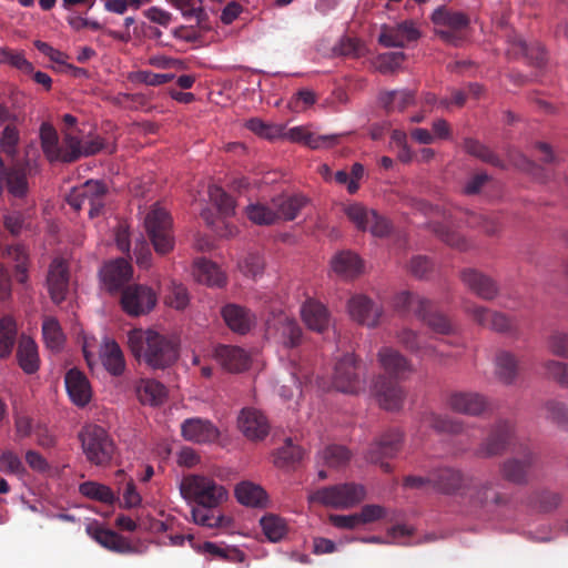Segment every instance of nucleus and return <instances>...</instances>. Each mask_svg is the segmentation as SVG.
I'll list each match as a JSON object with an SVG mask.
<instances>
[{
	"label": "nucleus",
	"mask_w": 568,
	"mask_h": 568,
	"mask_svg": "<svg viewBox=\"0 0 568 568\" xmlns=\"http://www.w3.org/2000/svg\"><path fill=\"white\" fill-rule=\"evenodd\" d=\"M560 503V494L551 491L535 493L528 498V506L542 514H548L556 510Z\"/></svg>",
	"instance_id": "nucleus-49"
},
{
	"label": "nucleus",
	"mask_w": 568,
	"mask_h": 568,
	"mask_svg": "<svg viewBox=\"0 0 568 568\" xmlns=\"http://www.w3.org/2000/svg\"><path fill=\"white\" fill-rule=\"evenodd\" d=\"M4 185L14 197H23L28 190L27 178L23 173L16 170H8L4 178Z\"/></svg>",
	"instance_id": "nucleus-59"
},
{
	"label": "nucleus",
	"mask_w": 568,
	"mask_h": 568,
	"mask_svg": "<svg viewBox=\"0 0 568 568\" xmlns=\"http://www.w3.org/2000/svg\"><path fill=\"white\" fill-rule=\"evenodd\" d=\"M0 63L9 64L26 74L33 72V64L26 59L22 50L16 51L9 47L1 48Z\"/></svg>",
	"instance_id": "nucleus-52"
},
{
	"label": "nucleus",
	"mask_w": 568,
	"mask_h": 568,
	"mask_svg": "<svg viewBox=\"0 0 568 568\" xmlns=\"http://www.w3.org/2000/svg\"><path fill=\"white\" fill-rule=\"evenodd\" d=\"M101 361L105 369L113 376L124 372L125 361L120 346L115 342H106L101 353Z\"/></svg>",
	"instance_id": "nucleus-40"
},
{
	"label": "nucleus",
	"mask_w": 568,
	"mask_h": 568,
	"mask_svg": "<svg viewBox=\"0 0 568 568\" xmlns=\"http://www.w3.org/2000/svg\"><path fill=\"white\" fill-rule=\"evenodd\" d=\"M0 470L6 474L19 476L26 474V468L20 457L12 450H4L0 455Z\"/></svg>",
	"instance_id": "nucleus-61"
},
{
	"label": "nucleus",
	"mask_w": 568,
	"mask_h": 568,
	"mask_svg": "<svg viewBox=\"0 0 568 568\" xmlns=\"http://www.w3.org/2000/svg\"><path fill=\"white\" fill-rule=\"evenodd\" d=\"M545 408L548 413V418L558 427L568 432V407L566 404L550 399L546 402Z\"/></svg>",
	"instance_id": "nucleus-58"
},
{
	"label": "nucleus",
	"mask_w": 568,
	"mask_h": 568,
	"mask_svg": "<svg viewBox=\"0 0 568 568\" xmlns=\"http://www.w3.org/2000/svg\"><path fill=\"white\" fill-rule=\"evenodd\" d=\"M65 388L73 404L84 407L92 397V390L87 376L77 368H71L65 374Z\"/></svg>",
	"instance_id": "nucleus-21"
},
{
	"label": "nucleus",
	"mask_w": 568,
	"mask_h": 568,
	"mask_svg": "<svg viewBox=\"0 0 568 568\" xmlns=\"http://www.w3.org/2000/svg\"><path fill=\"white\" fill-rule=\"evenodd\" d=\"M464 150L468 154H470L484 162L495 164L494 153L486 145L481 144L477 140H474L471 138L465 139L464 140Z\"/></svg>",
	"instance_id": "nucleus-63"
},
{
	"label": "nucleus",
	"mask_w": 568,
	"mask_h": 568,
	"mask_svg": "<svg viewBox=\"0 0 568 568\" xmlns=\"http://www.w3.org/2000/svg\"><path fill=\"white\" fill-rule=\"evenodd\" d=\"M226 325L235 333L246 334L255 324V315L244 306L226 304L221 311Z\"/></svg>",
	"instance_id": "nucleus-22"
},
{
	"label": "nucleus",
	"mask_w": 568,
	"mask_h": 568,
	"mask_svg": "<svg viewBox=\"0 0 568 568\" xmlns=\"http://www.w3.org/2000/svg\"><path fill=\"white\" fill-rule=\"evenodd\" d=\"M301 314L306 326L314 332L323 333L329 326L328 310L315 300H307L301 308Z\"/></svg>",
	"instance_id": "nucleus-26"
},
{
	"label": "nucleus",
	"mask_w": 568,
	"mask_h": 568,
	"mask_svg": "<svg viewBox=\"0 0 568 568\" xmlns=\"http://www.w3.org/2000/svg\"><path fill=\"white\" fill-rule=\"evenodd\" d=\"M448 403L454 412L471 416L481 415L488 408L486 398L477 393H455Z\"/></svg>",
	"instance_id": "nucleus-25"
},
{
	"label": "nucleus",
	"mask_w": 568,
	"mask_h": 568,
	"mask_svg": "<svg viewBox=\"0 0 568 568\" xmlns=\"http://www.w3.org/2000/svg\"><path fill=\"white\" fill-rule=\"evenodd\" d=\"M260 523L264 535L272 542L280 541L287 534L286 521L277 515H265Z\"/></svg>",
	"instance_id": "nucleus-50"
},
{
	"label": "nucleus",
	"mask_w": 568,
	"mask_h": 568,
	"mask_svg": "<svg viewBox=\"0 0 568 568\" xmlns=\"http://www.w3.org/2000/svg\"><path fill=\"white\" fill-rule=\"evenodd\" d=\"M432 21L437 27L448 28V30L439 31L438 34L445 41L455 45L460 41V38L456 36V31L463 30L469 24V18L465 13L453 11L444 6L433 12Z\"/></svg>",
	"instance_id": "nucleus-11"
},
{
	"label": "nucleus",
	"mask_w": 568,
	"mask_h": 568,
	"mask_svg": "<svg viewBox=\"0 0 568 568\" xmlns=\"http://www.w3.org/2000/svg\"><path fill=\"white\" fill-rule=\"evenodd\" d=\"M519 361L508 351H499V383L506 386L516 385L519 378Z\"/></svg>",
	"instance_id": "nucleus-41"
},
{
	"label": "nucleus",
	"mask_w": 568,
	"mask_h": 568,
	"mask_svg": "<svg viewBox=\"0 0 568 568\" xmlns=\"http://www.w3.org/2000/svg\"><path fill=\"white\" fill-rule=\"evenodd\" d=\"M87 460L95 466H108L114 455L115 446L108 432L99 425H87L79 434Z\"/></svg>",
	"instance_id": "nucleus-5"
},
{
	"label": "nucleus",
	"mask_w": 568,
	"mask_h": 568,
	"mask_svg": "<svg viewBox=\"0 0 568 568\" xmlns=\"http://www.w3.org/2000/svg\"><path fill=\"white\" fill-rule=\"evenodd\" d=\"M348 312L354 321L368 327L376 326L381 316V308L367 296L361 294L351 297Z\"/></svg>",
	"instance_id": "nucleus-20"
},
{
	"label": "nucleus",
	"mask_w": 568,
	"mask_h": 568,
	"mask_svg": "<svg viewBox=\"0 0 568 568\" xmlns=\"http://www.w3.org/2000/svg\"><path fill=\"white\" fill-rule=\"evenodd\" d=\"M129 346L134 357L154 369L171 366L179 356L175 339L152 329L131 332Z\"/></svg>",
	"instance_id": "nucleus-3"
},
{
	"label": "nucleus",
	"mask_w": 568,
	"mask_h": 568,
	"mask_svg": "<svg viewBox=\"0 0 568 568\" xmlns=\"http://www.w3.org/2000/svg\"><path fill=\"white\" fill-rule=\"evenodd\" d=\"M69 267L67 262L61 257H55L50 263L47 286L50 297L54 304H61L69 291Z\"/></svg>",
	"instance_id": "nucleus-13"
},
{
	"label": "nucleus",
	"mask_w": 568,
	"mask_h": 568,
	"mask_svg": "<svg viewBox=\"0 0 568 568\" xmlns=\"http://www.w3.org/2000/svg\"><path fill=\"white\" fill-rule=\"evenodd\" d=\"M395 305L414 313L436 334L449 335L454 332L450 321L444 314L434 311L432 302L418 294L402 292L396 296Z\"/></svg>",
	"instance_id": "nucleus-4"
},
{
	"label": "nucleus",
	"mask_w": 568,
	"mask_h": 568,
	"mask_svg": "<svg viewBox=\"0 0 568 568\" xmlns=\"http://www.w3.org/2000/svg\"><path fill=\"white\" fill-rule=\"evenodd\" d=\"M239 428L248 439L261 440L267 436L270 425L258 409L246 407L239 416Z\"/></svg>",
	"instance_id": "nucleus-19"
},
{
	"label": "nucleus",
	"mask_w": 568,
	"mask_h": 568,
	"mask_svg": "<svg viewBox=\"0 0 568 568\" xmlns=\"http://www.w3.org/2000/svg\"><path fill=\"white\" fill-rule=\"evenodd\" d=\"M304 450L293 444L291 438L285 439L284 446L278 448L274 455V464L277 467H288L302 460Z\"/></svg>",
	"instance_id": "nucleus-51"
},
{
	"label": "nucleus",
	"mask_w": 568,
	"mask_h": 568,
	"mask_svg": "<svg viewBox=\"0 0 568 568\" xmlns=\"http://www.w3.org/2000/svg\"><path fill=\"white\" fill-rule=\"evenodd\" d=\"M44 343L51 351H60L63 347L65 336L55 317L47 316L42 323Z\"/></svg>",
	"instance_id": "nucleus-44"
},
{
	"label": "nucleus",
	"mask_w": 568,
	"mask_h": 568,
	"mask_svg": "<svg viewBox=\"0 0 568 568\" xmlns=\"http://www.w3.org/2000/svg\"><path fill=\"white\" fill-rule=\"evenodd\" d=\"M19 140L20 134L17 124H7L0 136L1 150L8 155H13L16 153Z\"/></svg>",
	"instance_id": "nucleus-62"
},
{
	"label": "nucleus",
	"mask_w": 568,
	"mask_h": 568,
	"mask_svg": "<svg viewBox=\"0 0 568 568\" xmlns=\"http://www.w3.org/2000/svg\"><path fill=\"white\" fill-rule=\"evenodd\" d=\"M281 343L287 348H294L302 342L303 332L295 320L281 315L275 322Z\"/></svg>",
	"instance_id": "nucleus-37"
},
{
	"label": "nucleus",
	"mask_w": 568,
	"mask_h": 568,
	"mask_svg": "<svg viewBox=\"0 0 568 568\" xmlns=\"http://www.w3.org/2000/svg\"><path fill=\"white\" fill-rule=\"evenodd\" d=\"M132 266L128 260L120 257L106 262L101 272V280L111 294L122 292L132 277Z\"/></svg>",
	"instance_id": "nucleus-12"
},
{
	"label": "nucleus",
	"mask_w": 568,
	"mask_h": 568,
	"mask_svg": "<svg viewBox=\"0 0 568 568\" xmlns=\"http://www.w3.org/2000/svg\"><path fill=\"white\" fill-rule=\"evenodd\" d=\"M378 102L387 112L404 111L415 103V91L403 89L382 92Z\"/></svg>",
	"instance_id": "nucleus-33"
},
{
	"label": "nucleus",
	"mask_w": 568,
	"mask_h": 568,
	"mask_svg": "<svg viewBox=\"0 0 568 568\" xmlns=\"http://www.w3.org/2000/svg\"><path fill=\"white\" fill-rule=\"evenodd\" d=\"M139 400L144 405L156 406L166 398V388L155 379L142 378L135 385Z\"/></svg>",
	"instance_id": "nucleus-30"
},
{
	"label": "nucleus",
	"mask_w": 568,
	"mask_h": 568,
	"mask_svg": "<svg viewBox=\"0 0 568 568\" xmlns=\"http://www.w3.org/2000/svg\"><path fill=\"white\" fill-rule=\"evenodd\" d=\"M332 270L343 278H354L363 272L361 257L351 251H342L331 261Z\"/></svg>",
	"instance_id": "nucleus-28"
},
{
	"label": "nucleus",
	"mask_w": 568,
	"mask_h": 568,
	"mask_svg": "<svg viewBox=\"0 0 568 568\" xmlns=\"http://www.w3.org/2000/svg\"><path fill=\"white\" fill-rule=\"evenodd\" d=\"M462 281L469 287L477 296L484 300H491L496 295V287L494 282L484 274L475 270H465L462 272Z\"/></svg>",
	"instance_id": "nucleus-31"
},
{
	"label": "nucleus",
	"mask_w": 568,
	"mask_h": 568,
	"mask_svg": "<svg viewBox=\"0 0 568 568\" xmlns=\"http://www.w3.org/2000/svg\"><path fill=\"white\" fill-rule=\"evenodd\" d=\"M144 226L156 253L166 254L173 248L172 219L165 209L154 205L144 219Z\"/></svg>",
	"instance_id": "nucleus-7"
},
{
	"label": "nucleus",
	"mask_w": 568,
	"mask_h": 568,
	"mask_svg": "<svg viewBox=\"0 0 568 568\" xmlns=\"http://www.w3.org/2000/svg\"><path fill=\"white\" fill-rule=\"evenodd\" d=\"M419 30L412 20L396 26H383L378 42L386 48H404L407 43L418 40Z\"/></svg>",
	"instance_id": "nucleus-14"
},
{
	"label": "nucleus",
	"mask_w": 568,
	"mask_h": 568,
	"mask_svg": "<svg viewBox=\"0 0 568 568\" xmlns=\"http://www.w3.org/2000/svg\"><path fill=\"white\" fill-rule=\"evenodd\" d=\"M286 136L293 142L303 143L314 150L329 149L336 145L341 138L338 134L318 135L311 132L306 126L291 128Z\"/></svg>",
	"instance_id": "nucleus-24"
},
{
	"label": "nucleus",
	"mask_w": 568,
	"mask_h": 568,
	"mask_svg": "<svg viewBox=\"0 0 568 568\" xmlns=\"http://www.w3.org/2000/svg\"><path fill=\"white\" fill-rule=\"evenodd\" d=\"M514 163L519 170L526 172L527 174L531 175L535 180L541 183L546 182L548 179L547 172L544 169V166L528 159L526 155L521 153H519L515 158Z\"/></svg>",
	"instance_id": "nucleus-60"
},
{
	"label": "nucleus",
	"mask_w": 568,
	"mask_h": 568,
	"mask_svg": "<svg viewBox=\"0 0 568 568\" xmlns=\"http://www.w3.org/2000/svg\"><path fill=\"white\" fill-rule=\"evenodd\" d=\"M17 338V324L12 316L4 315L0 320V358L8 357Z\"/></svg>",
	"instance_id": "nucleus-45"
},
{
	"label": "nucleus",
	"mask_w": 568,
	"mask_h": 568,
	"mask_svg": "<svg viewBox=\"0 0 568 568\" xmlns=\"http://www.w3.org/2000/svg\"><path fill=\"white\" fill-rule=\"evenodd\" d=\"M378 358L383 368L396 378L403 377L413 371L410 362L398 351L392 347H383L378 352Z\"/></svg>",
	"instance_id": "nucleus-29"
},
{
	"label": "nucleus",
	"mask_w": 568,
	"mask_h": 568,
	"mask_svg": "<svg viewBox=\"0 0 568 568\" xmlns=\"http://www.w3.org/2000/svg\"><path fill=\"white\" fill-rule=\"evenodd\" d=\"M60 150L61 155H59L58 161L61 162L72 163L79 160L81 156H84L82 142L78 136H74L70 133L64 134Z\"/></svg>",
	"instance_id": "nucleus-53"
},
{
	"label": "nucleus",
	"mask_w": 568,
	"mask_h": 568,
	"mask_svg": "<svg viewBox=\"0 0 568 568\" xmlns=\"http://www.w3.org/2000/svg\"><path fill=\"white\" fill-rule=\"evenodd\" d=\"M3 255L16 262L18 281L23 283L27 280L28 253L26 247L20 244L8 245L3 251Z\"/></svg>",
	"instance_id": "nucleus-56"
},
{
	"label": "nucleus",
	"mask_w": 568,
	"mask_h": 568,
	"mask_svg": "<svg viewBox=\"0 0 568 568\" xmlns=\"http://www.w3.org/2000/svg\"><path fill=\"white\" fill-rule=\"evenodd\" d=\"M365 488L354 483L320 488L308 496L311 503L333 508H351L365 498Z\"/></svg>",
	"instance_id": "nucleus-6"
},
{
	"label": "nucleus",
	"mask_w": 568,
	"mask_h": 568,
	"mask_svg": "<svg viewBox=\"0 0 568 568\" xmlns=\"http://www.w3.org/2000/svg\"><path fill=\"white\" fill-rule=\"evenodd\" d=\"M88 535L99 545L118 554L135 552V547L123 536L98 524L87 526Z\"/></svg>",
	"instance_id": "nucleus-17"
},
{
	"label": "nucleus",
	"mask_w": 568,
	"mask_h": 568,
	"mask_svg": "<svg viewBox=\"0 0 568 568\" xmlns=\"http://www.w3.org/2000/svg\"><path fill=\"white\" fill-rule=\"evenodd\" d=\"M235 496L240 504L248 507H264L267 501L266 491L251 481H242L235 487Z\"/></svg>",
	"instance_id": "nucleus-39"
},
{
	"label": "nucleus",
	"mask_w": 568,
	"mask_h": 568,
	"mask_svg": "<svg viewBox=\"0 0 568 568\" xmlns=\"http://www.w3.org/2000/svg\"><path fill=\"white\" fill-rule=\"evenodd\" d=\"M398 342L413 354L424 357L439 356V352L435 346L429 345L420 339V337L412 329H402L397 335Z\"/></svg>",
	"instance_id": "nucleus-36"
},
{
	"label": "nucleus",
	"mask_w": 568,
	"mask_h": 568,
	"mask_svg": "<svg viewBox=\"0 0 568 568\" xmlns=\"http://www.w3.org/2000/svg\"><path fill=\"white\" fill-rule=\"evenodd\" d=\"M510 452L515 456L503 464V477L515 485L528 484V473L535 466L538 456L530 447L518 439L514 425L509 420L499 419V455Z\"/></svg>",
	"instance_id": "nucleus-2"
},
{
	"label": "nucleus",
	"mask_w": 568,
	"mask_h": 568,
	"mask_svg": "<svg viewBox=\"0 0 568 568\" xmlns=\"http://www.w3.org/2000/svg\"><path fill=\"white\" fill-rule=\"evenodd\" d=\"M422 424L439 433L458 434L463 430V424L459 420L435 413H425L422 417Z\"/></svg>",
	"instance_id": "nucleus-46"
},
{
	"label": "nucleus",
	"mask_w": 568,
	"mask_h": 568,
	"mask_svg": "<svg viewBox=\"0 0 568 568\" xmlns=\"http://www.w3.org/2000/svg\"><path fill=\"white\" fill-rule=\"evenodd\" d=\"M209 196L223 216H230L234 213L235 202L222 187L211 185L209 187Z\"/></svg>",
	"instance_id": "nucleus-57"
},
{
	"label": "nucleus",
	"mask_w": 568,
	"mask_h": 568,
	"mask_svg": "<svg viewBox=\"0 0 568 568\" xmlns=\"http://www.w3.org/2000/svg\"><path fill=\"white\" fill-rule=\"evenodd\" d=\"M433 490L452 495L463 487L464 476L460 470L452 467H440L432 470Z\"/></svg>",
	"instance_id": "nucleus-27"
},
{
	"label": "nucleus",
	"mask_w": 568,
	"mask_h": 568,
	"mask_svg": "<svg viewBox=\"0 0 568 568\" xmlns=\"http://www.w3.org/2000/svg\"><path fill=\"white\" fill-rule=\"evenodd\" d=\"M184 439L197 444H207L217 440L220 430L209 419L193 417L185 419L181 425Z\"/></svg>",
	"instance_id": "nucleus-18"
},
{
	"label": "nucleus",
	"mask_w": 568,
	"mask_h": 568,
	"mask_svg": "<svg viewBox=\"0 0 568 568\" xmlns=\"http://www.w3.org/2000/svg\"><path fill=\"white\" fill-rule=\"evenodd\" d=\"M305 204L306 199L303 195H281L272 200V206L277 214V221L294 220Z\"/></svg>",
	"instance_id": "nucleus-35"
},
{
	"label": "nucleus",
	"mask_w": 568,
	"mask_h": 568,
	"mask_svg": "<svg viewBox=\"0 0 568 568\" xmlns=\"http://www.w3.org/2000/svg\"><path fill=\"white\" fill-rule=\"evenodd\" d=\"M404 435L398 429L385 432L375 443H373L366 453V459L373 464H379L385 473L392 471L390 464L384 459L395 457L402 448Z\"/></svg>",
	"instance_id": "nucleus-9"
},
{
	"label": "nucleus",
	"mask_w": 568,
	"mask_h": 568,
	"mask_svg": "<svg viewBox=\"0 0 568 568\" xmlns=\"http://www.w3.org/2000/svg\"><path fill=\"white\" fill-rule=\"evenodd\" d=\"M106 186L103 182L90 180L74 189L68 196V203L75 211L88 209L90 217L101 214L104 207Z\"/></svg>",
	"instance_id": "nucleus-8"
},
{
	"label": "nucleus",
	"mask_w": 568,
	"mask_h": 568,
	"mask_svg": "<svg viewBox=\"0 0 568 568\" xmlns=\"http://www.w3.org/2000/svg\"><path fill=\"white\" fill-rule=\"evenodd\" d=\"M215 357L223 368L231 373H240L248 368L250 355L239 346L220 345L215 348Z\"/></svg>",
	"instance_id": "nucleus-23"
},
{
	"label": "nucleus",
	"mask_w": 568,
	"mask_h": 568,
	"mask_svg": "<svg viewBox=\"0 0 568 568\" xmlns=\"http://www.w3.org/2000/svg\"><path fill=\"white\" fill-rule=\"evenodd\" d=\"M41 148L50 162L58 161L61 155L57 130L49 122H43L40 128Z\"/></svg>",
	"instance_id": "nucleus-43"
},
{
	"label": "nucleus",
	"mask_w": 568,
	"mask_h": 568,
	"mask_svg": "<svg viewBox=\"0 0 568 568\" xmlns=\"http://www.w3.org/2000/svg\"><path fill=\"white\" fill-rule=\"evenodd\" d=\"M333 386L343 393H356L361 381L356 372V359L353 354L344 355L335 365Z\"/></svg>",
	"instance_id": "nucleus-15"
},
{
	"label": "nucleus",
	"mask_w": 568,
	"mask_h": 568,
	"mask_svg": "<svg viewBox=\"0 0 568 568\" xmlns=\"http://www.w3.org/2000/svg\"><path fill=\"white\" fill-rule=\"evenodd\" d=\"M193 275L199 283L207 286L221 287L226 281L225 275L220 267L215 263L204 258L195 262Z\"/></svg>",
	"instance_id": "nucleus-34"
},
{
	"label": "nucleus",
	"mask_w": 568,
	"mask_h": 568,
	"mask_svg": "<svg viewBox=\"0 0 568 568\" xmlns=\"http://www.w3.org/2000/svg\"><path fill=\"white\" fill-rule=\"evenodd\" d=\"M195 550L200 554L232 562H242L245 558L244 552L235 547H221L211 541L197 544Z\"/></svg>",
	"instance_id": "nucleus-42"
},
{
	"label": "nucleus",
	"mask_w": 568,
	"mask_h": 568,
	"mask_svg": "<svg viewBox=\"0 0 568 568\" xmlns=\"http://www.w3.org/2000/svg\"><path fill=\"white\" fill-rule=\"evenodd\" d=\"M122 310L131 316L149 313L156 304L155 293L142 284L128 285L121 292Z\"/></svg>",
	"instance_id": "nucleus-10"
},
{
	"label": "nucleus",
	"mask_w": 568,
	"mask_h": 568,
	"mask_svg": "<svg viewBox=\"0 0 568 568\" xmlns=\"http://www.w3.org/2000/svg\"><path fill=\"white\" fill-rule=\"evenodd\" d=\"M79 490L83 496L101 503L113 504L115 500L113 491L108 486L94 481L82 483Z\"/></svg>",
	"instance_id": "nucleus-54"
},
{
	"label": "nucleus",
	"mask_w": 568,
	"mask_h": 568,
	"mask_svg": "<svg viewBox=\"0 0 568 568\" xmlns=\"http://www.w3.org/2000/svg\"><path fill=\"white\" fill-rule=\"evenodd\" d=\"M17 358L19 366L27 374H33L39 369V355L36 342L28 337L22 336L17 351Z\"/></svg>",
	"instance_id": "nucleus-38"
},
{
	"label": "nucleus",
	"mask_w": 568,
	"mask_h": 568,
	"mask_svg": "<svg viewBox=\"0 0 568 568\" xmlns=\"http://www.w3.org/2000/svg\"><path fill=\"white\" fill-rule=\"evenodd\" d=\"M520 55L527 58L537 68H542L547 63V51L540 43L529 48L524 39H519L513 50H505V57L509 60L517 59Z\"/></svg>",
	"instance_id": "nucleus-32"
},
{
	"label": "nucleus",
	"mask_w": 568,
	"mask_h": 568,
	"mask_svg": "<svg viewBox=\"0 0 568 568\" xmlns=\"http://www.w3.org/2000/svg\"><path fill=\"white\" fill-rule=\"evenodd\" d=\"M343 212L359 231H366L369 226L371 219L375 216L374 210H369L365 205L356 202L346 204Z\"/></svg>",
	"instance_id": "nucleus-47"
},
{
	"label": "nucleus",
	"mask_w": 568,
	"mask_h": 568,
	"mask_svg": "<svg viewBox=\"0 0 568 568\" xmlns=\"http://www.w3.org/2000/svg\"><path fill=\"white\" fill-rule=\"evenodd\" d=\"M180 490L184 499L194 504L191 514L196 525L219 528L230 524V518L217 511V508L227 499V491L212 477L201 474L184 476Z\"/></svg>",
	"instance_id": "nucleus-1"
},
{
	"label": "nucleus",
	"mask_w": 568,
	"mask_h": 568,
	"mask_svg": "<svg viewBox=\"0 0 568 568\" xmlns=\"http://www.w3.org/2000/svg\"><path fill=\"white\" fill-rule=\"evenodd\" d=\"M374 394L386 410H397L403 406L405 392L397 382L387 377L378 376L374 383Z\"/></svg>",
	"instance_id": "nucleus-16"
},
{
	"label": "nucleus",
	"mask_w": 568,
	"mask_h": 568,
	"mask_svg": "<svg viewBox=\"0 0 568 568\" xmlns=\"http://www.w3.org/2000/svg\"><path fill=\"white\" fill-rule=\"evenodd\" d=\"M324 465L331 468H342L351 460V452L342 445H328L320 454Z\"/></svg>",
	"instance_id": "nucleus-48"
},
{
	"label": "nucleus",
	"mask_w": 568,
	"mask_h": 568,
	"mask_svg": "<svg viewBox=\"0 0 568 568\" xmlns=\"http://www.w3.org/2000/svg\"><path fill=\"white\" fill-rule=\"evenodd\" d=\"M246 215L250 221L258 225H271L277 222L275 209L260 203L248 205Z\"/></svg>",
	"instance_id": "nucleus-55"
},
{
	"label": "nucleus",
	"mask_w": 568,
	"mask_h": 568,
	"mask_svg": "<svg viewBox=\"0 0 568 568\" xmlns=\"http://www.w3.org/2000/svg\"><path fill=\"white\" fill-rule=\"evenodd\" d=\"M549 351L558 357L568 358V334L555 332L548 337Z\"/></svg>",
	"instance_id": "nucleus-64"
}]
</instances>
